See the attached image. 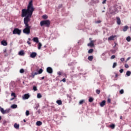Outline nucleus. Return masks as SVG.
I'll return each instance as SVG.
<instances>
[{
  "mask_svg": "<svg viewBox=\"0 0 131 131\" xmlns=\"http://www.w3.org/2000/svg\"><path fill=\"white\" fill-rule=\"evenodd\" d=\"M34 10L33 4H32V1H31L29 3L27 9H23L21 10V17H25L24 23L25 27L23 31L25 34H30V28H31V27L29 26L28 23L30 22V18L32 16Z\"/></svg>",
  "mask_w": 131,
  "mask_h": 131,
  "instance_id": "nucleus-1",
  "label": "nucleus"
},
{
  "mask_svg": "<svg viewBox=\"0 0 131 131\" xmlns=\"http://www.w3.org/2000/svg\"><path fill=\"white\" fill-rule=\"evenodd\" d=\"M40 26H46V27H50V25H51V22L49 19L41 21L40 23Z\"/></svg>",
  "mask_w": 131,
  "mask_h": 131,
  "instance_id": "nucleus-2",
  "label": "nucleus"
},
{
  "mask_svg": "<svg viewBox=\"0 0 131 131\" xmlns=\"http://www.w3.org/2000/svg\"><path fill=\"white\" fill-rule=\"evenodd\" d=\"M12 32L13 34H18V35H20V34H21V30L18 28H15Z\"/></svg>",
  "mask_w": 131,
  "mask_h": 131,
  "instance_id": "nucleus-3",
  "label": "nucleus"
},
{
  "mask_svg": "<svg viewBox=\"0 0 131 131\" xmlns=\"http://www.w3.org/2000/svg\"><path fill=\"white\" fill-rule=\"evenodd\" d=\"M23 100H28V99H29L30 98V95H29V94H26L22 97Z\"/></svg>",
  "mask_w": 131,
  "mask_h": 131,
  "instance_id": "nucleus-4",
  "label": "nucleus"
},
{
  "mask_svg": "<svg viewBox=\"0 0 131 131\" xmlns=\"http://www.w3.org/2000/svg\"><path fill=\"white\" fill-rule=\"evenodd\" d=\"M47 72L50 74H52V73H53V69L51 67H48L47 68Z\"/></svg>",
  "mask_w": 131,
  "mask_h": 131,
  "instance_id": "nucleus-5",
  "label": "nucleus"
},
{
  "mask_svg": "<svg viewBox=\"0 0 131 131\" xmlns=\"http://www.w3.org/2000/svg\"><path fill=\"white\" fill-rule=\"evenodd\" d=\"M36 56H37V54L35 52H32L30 55V57L31 58H35V57H36Z\"/></svg>",
  "mask_w": 131,
  "mask_h": 131,
  "instance_id": "nucleus-6",
  "label": "nucleus"
},
{
  "mask_svg": "<svg viewBox=\"0 0 131 131\" xmlns=\"http://www.w3.org/2000/svg\"><path fill=\"white\" fill-rule=\"evenodd\" d=\"M0 111L1 112H2L3 114H6V113H8V112L7 111H5L4 110V108H3V107H2L1 106H0Z\"/></svg>",
  "mask_w": 131,
  "mask_h": 131,
  "instance_id": "nucleus-7",
  "label": "nucleus"
},
{
  "mask_svg": "<svg viewBox=\"0 0 131 131\" xmlns=\"http://www.w3.org/2000/svg\"><path fill=\"white\" fill-rule=\"evenodd\" d=\"M95 41H91L90 43H89L88 44V47H94V46H95V45L94 44Z\"/></svg>",
  "mask_w": 131,
  "mask_h": 131,
  "instance_id": "nucleus-8",
  "label": "nucleus"
},
{
  "mask_svg": "<svg viewBox=\"0 0 131 131\" xmlns=\"http://www.w3.org/2000/svg\"><path fill=\"white\" fill-rule=\"evenodd\" d=\"M116 19L118 25H120V24H121V20H120V18H119V17H117Z\"/></svg>",
  "mask_w": 131,
  "mask_h": 131,
  "instance_id": "nucleus-9",
  "label": "nucleus"
},
{
  "mask_svg": "<svg viewBox=\"0 0 131 131\" xmlns=\"http://www.w3.org/2000/svg\"><path fill=\"white\" fill-rule=\"evenodd\" d=\"M18 55L19 56H25V52H24V50H21L18 52Z\"/></svg>",
  "mask_w": 131,
  "mask_h": 131,
  "instance_id": "nucleus-10",
  "label": "nucleus"
},
{
  "mask_svg": "<svg viewBox=\"0 0 131 131\" xmlns=\"http://www.w3.org/2000/svg\"><path fill=\"white\" fill-rule=\"evenodd\" d=\"M116 37V35H112L108 38V40H114V38Z\"/></svg>",
  "mask_w": 131,
  "mask_h": 131,
  "instance_id": "nucleus-11",
  "label": "nucleus"
},
{
  "mask_svg": "<svg viewBox=\"0 0 131 131\" xmlns=\"http://www.w3.org/2000/svg\"><path fill=\"white\" fill-rule=\"evenodd\" d=\"M1 45L4 46H8V42H7V41L4 40L1 41Z\"/></svg>",
  "mask_w": 131,
  "mask_h": 131,
  "instance_id": "nucleus-12",
  "label": "nucleus"
},
{
  "mask_svg": "<svg viewBox=\"0 0 131 131\" xmlns=\"http://www.w3.org/2000/svg\"><path fill=\"white\" fill-rule=\"evenodd\" d=\"M14 127L16 128V129H19V127H20V125L19 124H17V123H15L14 124Z\"/></svg>",
  "mask_w": 131,
  "mask_h": 131,
  "instance_id": "nucleus-13",
  "label": "nucleus"
},
{
  "mask_svg": "<svg viewBox=\"0 0 131 131\" xmlns=\"http://www.w3.org/2000/svg\"><path fill=\"white\" fill-rule=\"evenodd\" d=\"M37 74H38V73H37V72H32L31 73V77L32 78H34V76H35V75H37Z\"/></svg>",
  "mask_w": 131,
  "mask_h": 131,
  "instance_id": "nucleus-14",
  "label": "nucleus"
},
{
  "mask_svg": "<svg viewBox=\"0 0 131 131\" xmlns=\"http://www.w3.org/2000/svg\"><path fill=\"white\" fill-rule=\"evenodd\" d=\"M106 105V101L103 100L101 103H100V106L101 107H104Z\"/></svg>",
  "mask_w": 131,
  "mask_h": 131,
  "instance_id": "nucleus-15",
  "label": "nucleus"
},
{
  "mask_svg": "<svg viewBox=\"0 0 131 131\" xmlns=\"http://www.w3.org/2000/svg\"><path fill=\"white\" fill-rule=\"evenodd\" d=\"M33 40L34 42H36V43H38L39 40H38V37H34L33 38Z\"/></svg>",
  "mask_w": 131,
  "mask_h": 131,
  "instance_id": "nucleus-16",
  "label": "nucleus"
},
{
  "mask_svg": "<svg viewBox=\"0 0 131 131\" xmlns=\"http://www.w3.org/2000/svg\"><path fill=\"white\" fill-rule=\"evenodd\" d=\"M127 29H128V26H125L123 28V31L124 32L127 31Z\"/></svg>",
  "mask_w": 131,
  "mask_h": 131,
  "instance_id": "nucleus-17",
  "label": "nucleus"
},
{
  "mask_svg": "<svg viewBox=\"0 0 131 131\" xmlns=\"http://www.w3.org/2000/svg\"><path fill=\"white\" fill-rule=\"evenodd\" d=\"M41 124H42V122H41V121H38L36 122V125H37L38 126H40V125H41Z\"/></svg>",
  "mask_w": 131,
  "mask_h": 131,
  "instance_id": "nucleus-18",
  "label": "nucleus"
},
{
  "mask_svg": "<svg viewBox=\"0 0 131 131\" xmlns=\"http://www.w3.org/2000/svg\"><path fill=\"white\" fill-rule=\"evenodd\" d=\"M109 127H110L111 128H112V129H114V128H115V124H112L111 125H110L109 126Z\"/></svg>",
  "mask_w": 131,
  "mask_h": 131,
  "instance_id": "nucleus-19",
  "label": "nucleus"
},
{
  "mask_svg": "<svg viewBox=\"0 0 131 131\" xmlns=\"http://www.w3.org/2000/svg\"><path fill=\"white\" fill-rule=\"evenodd\" d=\"M41 47H42V45L41 44V43L39 42L38 44V49L40 50V49H41Z\"/></svg>",
  "mask_w": 131,
  "mask_h": 131,
  "instance_id": "nucleus-20",
  "label": "nucleus"
},
{
  "mask_svg": "<svg viewBox=\"0 0 131 131\" xmlns=\"http://www.w3.org/2000/svg\"><path fill=\"white\" fill-rule=\"evenodd\" d=\"M17 107H18V105H17V104H13L11 106V107L12 108V109H16Z\"/></svg>",
  "mask_w": 131,
  "mask_h": 131,
  "instance_id": "nucleus-21",
  "label": "nucleus"
},
{
  "mask_svg": "<svg viewBox=\"0 0 131 131\" xmlns=\"http://www.w3.org/2000/svg\"><path fill=\"white\" fill-rule=\"evenodd\" d=\"M56 103L57 104H58V105H62V100H58L56 101Z\"/></svg>",
  "mask_w": 131,
  "mask_h": 131,
  "instance_id": "nucleus-22",
  "label": "nucleus"
},
{
  "mask_svg": "<svg viewBox=\"0 0 131 131\" xmlns=\"http://www.w3.org/2000/svg\"><path fill=\"white\" fill-rule=\"evenodd\" d=\"M93 59H94V56H90L88 57V60L89 61H93Z\"/></svg>",
  "mask_w": 131,
  "mask_h": 131,
  "instance_id": "nucleus-23",
  "label": "nucleus"
},
{
  "mask_svg": "<svg viewBox=\"0 0 131 131\" xmlns=\"http://www.w3.org/2000/svg\"><path fill=\"white\" fill-rule=\"evenodd\" d=\"M94 52V49H91L88 51V54H93Z\"/></svg>",
  "mask_w": 131,
  "mask_h": 131,
  "instance_id": "nucleus-24",
  "label": "nucleus"
},
{
  "mask_svg": "<svg viewBox=\"0 0 131 131\" xmlns=\"http://www.w3.org/2000/svg\"><path fill=\"white\" fill-rule=\"evenodd\" d=\"M130 74H131V72L129 71H127L126 73V75H127V76H130Z\"/></svg>",
  "mask_w": 131,
  "mask_h": 131,
  "instance_id": "nucleus-25",
  "label": "nucleus"
},
{
  "mask_svg": "<svg viewBox=\"0 0 131 131\" xmlns=\"http://www.w3.org/2000/svg\"><path fill=\"white\" fill-rule=\"evenodd\" d=\"M94 101V98L93 97H90L89 99V102H90V103H92V102Z\"/></svg>",
  "mask_w": 131,
  "mask_h": 131,
  "instance_id": "nucleus-26",
  "label": "nucleus"
},
{
  "mask_svg": "<svg viewBox=\"0 0 131 131\" xmlns=\"http://www.w3.org/2000/svg\"><path fill=\"white\" fill-rule=\"evenodd\" d=\"M42 72H43V70H42V69H40L38 71V72H37V73H38V74H41V73H42Z\"/></svg>",
  "mask_w": 131,
  "mask_h": 131,
  "instance_id": "nucleus-27",
  "label": "nucleus"
},
{
  "mask_svg": "<svg viewBox=\"0 0 131 131\" xmlns=\"http://www.w3.org/2000/svg\"><path fill=\"white\" fill-rule=\"evenodd\" d=\"M42 97V96H41V94L40 93H38L37 95V98H38V99H40V98H41Z\"/></svg>",
  "mask_w": 131,
  "mask_h": 131,
  "instance_id": "nucleus-28",
  "label": "nucleus"
},
{
  "mask_svg": "<svg viewBox=\"0 0 131 131\" xmlns=\"http://www.w3.org/2000/svg\"><path fill=\"white\" fill-rule=\"evenodd\" d=\"M84 103V100H81L79 102V105H82Z\"/></svg>",
  "mask_w": 131,
  "mask_h": 131,
  "instance_id": "nucleus-29",
  "label": "nucleus"
},
{
  "mask_svg": "<svg viewBox=\"0 0 131 131\" xmlns=\"http://www.w3.org/2000/svg\"><path fill=\"white\" fill-rule=\"evenodd\" d=\"M126 39L127 41H128V42L130 41V40H131L130 36L127 37Z\"/></svg>",
  "mask_w": 131,
  "mask_h": 131,
  "instance_id": "nucleus-30",
  "label": "nucleus"
},
{
  "mask_svg": "<svg viewBox=\"0 0 131 131\" xmlns=\"http://www.w3.org/2000/svg\"><path fill=\"white\" fill-rule=\"evenodd\" d=\"M33 90L35 92H36V91H37V87H36V86H33Z\"/></svg>",
  "mask_w": 131,
  "mask_h": 131,
  "instance_id": "nucleus-31",
  "label": "nucleus"
},
{
  "mask_svg": "<svg viewBox=\"0 0 131 131\" xmlns=\"http://www.w3.org/2000/svg\"><path fill=\"white\" fill-rule=\"evenodd\" d=\"M117 66V63L114 62L113 65V68H115Z\"/></svg>",
  "mask_w": 131,
  "mask_h": 131,
  "instance_id": "nucleus-32",
  "label": "nucleus"
},
{
  "mask_svg": "<svg viewBox=\"0 0 131 131\" xmlns=\"http://www.w3.org/2000/svg\"><path fill=\"white\" fill-rule=\"evenodd\" d=\"M42 18H43V19H47L48 18V15H42Z\"/></svg>",
  "mask_w": 131,
  "mask_h": 131,
  "instance_id": "nucleus-33",
  "label": "nucleus"
},
{
  "mask_svg": "<svg viewBox=\"0 0 131 131\" xmlns=\"http://www.w3.org/2000/svg\"><path fill=\"white\" fill-rule=\"evenodd\" d=\"M96 94H98V95H99L100 93H101V91H100L99 90H96Z\"/></svg>",
  "mask_w": 131,
  "mask_h": 131,
  "instance_id": "nucleus-34",
  "label": "nucleus"
},
{
  "mask_svg": "<svg viewBox=\"0 0 131 131\" xmlns=\"http://www.w3.org/2000/svg\"><path fill=\"white\" fill-rule=\"evenodd\" d=\"M29 114H30L29 111H27L26 112V116H28L29 115Z\"/></svg>",
  "mask_w": 131,
  "mask_h": 131,
  "instance_id": "nucleus-35",
  "label": "nucleus"
},
{
  "mask_svg": "<svg viewBox=\"0 0 131 131\" xmlns=\"http://www.w3.org/2000/svg\"><path fill=\"white\" fill-rule=\"evenodd\" d=\"M20 73H24V69H21L19 71Z\"/></svg>",
  "mask_w": 131,
  "mask_h": 131,
  "instance_id": "nucleus-36",
  "label": "nucleus"
},
{
  "mask_svg": "<svg viewBox=\"0 0 131 131\" xmlns=\"http://www.w3.org/2000/svg\"><path fill=\"white\" fill-rule=\"evenodd\" d=\"M124 93V91H123V89H122L120 91V94H122Z\"/></svg>",
  "mask_w": 131,
  "mask_h": 131,
  "instance_id": "nucleus-37",
  "label": "nucleus"
},
{
  "mask_svg": "<svg viewBox=\"0 0 131 131\" xmlns=\"http://www.w3.org/2000/svg\"><path fill=\"white\" fill-rule=\"evenodd\" d=\"M11 96H13L14 98H16V94H15V93H11Z\"/></svg>",
  "mask_w": 131,
  "mask_h": 131,
  "instance_id": "nucleus-38",
  "label": "nucleus"
},
{
  "mask_svg": "<svg viewBox=\"0 0 131 131\" xmlns=\"http://www.w3.org/2000/svg\"><path fill=\"white\" fill-rule=\"evenodd\" d=\"M101 22H102L101 20H98L95 21V23H96L97 24H99L100 23H101Z\"/></svg>",
  "mask_w": 131,
  "mask_h": 131,
  "instance_id": "nucleus-39",
  "label": "nucleus"
},
{
  "mask_svg": "<svg viewBox=\"0 0 131 131\" xmlns=\"http://www.w3.org/2000/svg\"><path fill=\"white\" fill-rule=\"evenodd\" d=\"M111 59L112 60L113 59H115V55H112L111 57Z\"/></svg>",
  "mask_w": 131,
  "mask_h": 131,
  "instance_id": "nucleus-40",
  "label": "nucleus"
},
{
  "mask_svg": "<svg viewBox=\"0 0 131 131\" xmlns=\"http://www.w3.org/2000/svg\"><path fill=\"white\" fill-rule=\"evenodd\" d=\"M124 66L125 68H128V67H129V66L127 64H125Z\"/></svg>",
  "mask_w": 131,
  "mask_h": 131,
  "instance_id": "nucleus-41",
  "label": "nucleus"
},
{
  "mask_svg": "<svg viewBox=\"0 0 131 131\" xmlns=\"http://www.w3.org/2000/svg\"><path fill=\"white\" fill-rule=\"evenodd\" d=\"M120 73H122L123 72V69H121V70H119Z\"/></svg>",
  "mask_w": 131,
  "mask_h": 131,
  "instance_id": "nucleus-42",
  "label": "nucleus"
},
{
  "mask_svg": "<svg viewBox=\"0 0 131 131\" xmlns=\"http://www.w3.org/2000/svg\"><path fill=\"white\" fill-rule=\"evenodd\" d=\"M107 103H111V99L110 98L107 99Z\"/></svg>",
  "mask_w": 131,
  "mask_h": 131,
  "instance_id": "nucleus-43",
  "label": "nucleus"
},
{
  "mask_svg": "<svg viewBox=\"0 0 131 131\" xmlns=\"http://www.w3.org/2000/svg\"><path fill=\"white\" fill-rule=\"evenodd\" d=\"M120 60L121 61V62H124V58H121L120 59Z\"/></svg>",
  "mask_w": 131,
  "mask_h": 131,
  "instance_id": "nucleus-44",
  "label": "nucleus"
},
{
  "mask_svg": "<svg viewBox=\"0 0 131 131\" xmlns=\"http://www.w3.org/2000/svg\"><path fill=\"white\" fill-rule=\"evenodd\" d=\"M62 81L63 82H66V78H63L62 80Z\"/></svg>",
  "mask_w": 131,
  "mask_h": 131,
  "instance_id": "nucleus-45",
  "label": "nucleus"
},
{
  "mask_svg": "<svg viewBox=\"0 0 131 131\" xmlns=\"http://www.w3.org/2000/svg\"><path fill=\"white\" fill-rule=\"evenodd\" d=\"M57 74H58V75H61V74H62V73H61V72H57Z\"/></svg>",
  "mask_w": 131,
  "mask_h": 131,
  "instance_id": "nucleus-46",
  "label": "nucleus"
},
{
  "mask_svg": "<svg viewBox=\"0 0 131 131\" xmlns=\"http://www.w3.org/2000/svg\"><path fill=\"white\" fill-rule=\"evenodd\" d=\"M27 43H28V45H31V42H30V41H27Z\"/></svg>",
  "mask_w": 131,
  "mask_h": 131,
  "instance_id": "nucleus-47",
  "label": "nucleus"
},
{
  "mask_svg": "<svg viewBox=\"0 0 131 131\" xmlns=\"http://www.w3.org/2000/svg\"><path fill=\"white\" fill-rule=\"evenodd\" d=\"M6 123H7V121H6V120H4V121H3V124H6Z\"/></svg>",
  "mask_w": 131,
  "mask_h": 131,
  "instance_id": "nucleus-48",
  "label": "nucleus"
},
{
  "mask_svg": "<svg viewBox=\"0 0 131 131\" xmlns=\"http://www.w3.org/2000/svg\"><path fill=\"white\" fill-rule=\"evenodd\" d=\"M106 0H104V1L102 2V4H106Z\"/></svg>",
  "mask_w": 131,
  "mask_h": 131,
  "instance_id": "nucleus-49",
  "label": "nucleus"
},
{
  "mask_svg": "<svg viewBox=\"0 0 131 131\" xmlns=\"http://www.w3.org/2000/svg\"><path fill=\"white\" fill-rule=\"evenodd\" d=\"M115 77L116 78V77H118V75L117 74H116V75H115Z\"/></svg>",
  "mask_w": 131,
  "mask_h": 131,
  "instance_id": "nucleus-50",
  "label": "nucleus"
},
{
  "mask_svg": "<svg viewBox=\"0 0 131 131\" xmlns=\"http://www.w3.org/2000/svg\"><path fill=\"white\" fill-rule=\"evenodd\" d=\"M129 59H130V57H128L126 59L127 61H128V60H129Z\"/></svg>",
  "mask_w": 131,
  "mask_h": 131,
  "instance_id": "nucleus-51",
  "label": "nucleus"
},
{
  "mask_svg": "<svg viewBox=\"0 0 131 131\" xmlns=\"http://www.w3.org/2000/svg\"><path fill=\"white\" fill-rule=\"evenodd\" d=\"M67 97H68V98H70V99L71 98V96H70L69 95H67Z\"/></svg>",
  "mask_w": 131,
  "mask_h": 131,
  "instance_id": "nucleus-52",
  "label": "nucleus"
},
{
  "mask_svg": "<svg viewBox=\"0 0 131 131\" xmlns=\"http://www.w3.org/2000/svg\"><path fill=\"white\" fill-rule=\"evenodd\" d=\"M89 40H90V41H93V40H92V38H89Z\"/></svg>",
  "mask_w": 131,
  "mask_h": 131,
  "instance_id": "nucleus-53",
  "label": "nucleus"
},
{
  "mask_svg": "<svg viewBox=\"0 0 131 131\" xmlns=\"http://www.w3.org/2000/svg\"><path fill=\"white\" fill-rule=\"evenodd\" d=\"M116 46H117V43H116V42H115V47H116Z\"/></svg>",
  "mask_w": 131,
  "mask_h": 131,
  "instance_id": "nucleus-54",
  "label": "nucleus"
},
{
  "mask_svg": "<svg viewBox=\"0 0 131 131\" xmlns=\"http://www.w3.org/2000/svg\"><path fill=\"white\" fill-rule=\"evenodd\" d=\"M41 79H42V80L45 79V77H42Z\"/></svg>",
  "mask_w": 131,
  "mask_h": 131,
  "instance_id": "nucleus-55",
  "label": "nucleus"
},
{
  "mask_svg": "<svg viewBox=\"0 0 131 131\" xmlns=\"http://www.w3.org/2000/svg\"><path fill=\"white\" fill-rule=\"evenodd\" d=\"M120 119H122V116H120Z\"/></svg>",
  "mask_w": 131,
  "mask_h": 131,
  "instance_id": "nucleus-56",
  "label": "nucleus"
},
{
  "mask_svg": "<svg viewBox=\"0 0 131 131\" xmlns=\"http://www.w3.org/2000/svg\"><path fill=\"white\" fill-rule=\"evenodd\" d=\"M24 122H26V119H24Z\"/></svg>",
  "mask_w": 131,
  "mask_h": 131,
  "instance_id": "nucleus-57",
  "label": "nucleus"
},
{
  "mask_svg": "<svg viewBox=\"0 0 131 131\" xmlns=\"http://www.w3.org/2000/svg\"><path fill=\"white\" fill-rule=\"evenodd\" d=\"M62 5H59V8H61Z\"/></svg>",
  "mask_w": 131,
  "mask_h": 131,
  "instance_id": "nucleus-58",
  "label": "nucleus"
},
{
  "mask_svg": "<svg viewBox=\"0 0 131 131\" xmlns=\"http://www.w3.org/2000/svg\"><path fill=\"white\" fill-rule=\"evenodd\" d=\"M0 120H2V116H0Z\"/></svg>",
  "mask_w": 131,
  "mask_h": 131,
  "instance_id": "nucleus-59",
  "label": "nucleus"
},
{
  "mask_svg": "<svg viewBox=\"0 0 131 131\" xmlns=\"http://www.w3.org/2000/svg\"><path fill=\"white\" fill-rule=\"evenodd\" d=\"M7 52V51L5 50L4 51V53H6Z\"/></svg>",
  "mask_w": 131,
  "mask_h": 131,
  "instance_id": "nucleus-60",
  "label": "nucleus"
},
{
  "mask_svg": "<svg viewBox=\"0 0 131 131\" xmlns=\"http://www.w3.org/2000/svg\"><path fill=\"white\" fill-rule=\"evenodd\" d=\"M11 100H14V98H12Z\"/></svg>",
  "mask_w": 131,
  "mask_h": 131,
  "instance_id": "nucleus-61",
  "label": "nucleus"
},
{
  "mask_svg": "<svg viewBox=\"0 0 131 131\" xmlns=\"http://www.w3.org/2000/svg\"><path fill=\"white\" fill-rule=\"evenodd\" d=\"M104 12H105L104 11H103L102 12L104 13Z\"/></svg>",
  "mask_w": 131,
  "mask_h": 131,
  "instance_id": "nucleus-62",
  "label": "nucleus"
},
{
  "mask_svg": "<svg viewBox=\"0 0 131 131\" xmlns=\"http://www.w3.org/2000/svg\"><path fill=\"white\" fill-rule=\"evenodd\" d=\"M29 40H30V38H29Z\"/></svg>",
  "mask_w": 131,
  "mask_h": 131,
  "instance_id": "nucleus-63",
  "label": "nucleus"
}]
</instances>
